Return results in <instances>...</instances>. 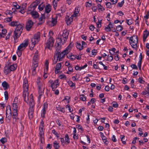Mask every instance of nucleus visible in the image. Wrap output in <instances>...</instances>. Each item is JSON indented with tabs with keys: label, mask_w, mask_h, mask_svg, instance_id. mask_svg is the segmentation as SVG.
<instances>
[{
	"label": "nucleus",
	"mask_w": 149,
	"mask_h": 149,
	"mask_svg": "<svg viewBox=\"0 0 149 149\" xmlns=\"http://www.w3.org/2000/svg\"><path fill=\"white\" fill-rule=\"evenodd\" d=\"M30 102H29V106L32 107L34 106V102L33 100V96L32 94H31L30 96Z\"/></svg>",
	"instance_id": "obj_23"
},
{
	"label": "nucleus",
	"mask_w": 149,
	"mask_h": 149,
	"mask_svg": "<svg viewBox=\"0 0 149 149\" xmlns=\"http://www.w3.org/2000/svg\"><path fill=\"white\" fill-rule=\"evenodd\" d=\"M69 34V31L68 30L65 29L63 31L61 36L59 34L58 35L56 42L58 46L63 45L66 42Z\"/></svg>",
	"instance_id": "obj_1"
},
{
	"label": "nucleus",
	"mask_w": 149,
	"mask_h": 149,
	"mask_svg": "<svg viewBox=\"0 0 149 149\" xmlns=\"http://www.w3.org/2000/svg\"><path fill=\"white\" fill-rule=\"evenodd\" d=\"M12 33V31H10L8 33V34L6 37V40H7L8 39H9L10 38V36L11 35Z\"/></svg>",
	"instance_id": "obj_43"
},
{
	"label": "nucleus",
	"mask_w": 149,
	"mask_h": 149,
	"mask_svg": "<svg viewBox=\"0 0 149 149\" xmlns=\"http://www.w3.org/2000/svg\"><path fill=\"white\" fill-rule=\"evenodd\" d=\"M67 56L68 58H70V59L72 61L75 59L76 58V57H75V55H69V56L68 57V56Z\"/></svg>",
	"instance_id": "obj_54"
},
{
	"label": "nucleus",
	"mask_w": 149,
	"mask_h": 149,
	"mask_svg": "<svg viewBox=\"0 0 149 149\" xmlns=\"http://www.w3.org/2000/svg\"><path fill=\"white\" fill-rule=\"evenodd\" d=\"M49 83L50 84L52 90L54 91H55L56 88L59 86L58 79H56L54 81L52 80H50L49 81Z\"/></svg>",
	"instance_id": "obj_8"
},
{
	"label": "nucleus",
	"mask_w": 149,
	"mask_h": 149,
	"mask_svg": "<svg viewBox=\"0 0 149 149\" xmlns=\"http://www.w3.org/2000/svg\"><path fill=\"white\" fill-rule=\"evenodd\" d=\"M38 52L36 51L35 52L33 60V63L34 62L38 63V61L39 59V56L38 54Z\"/></svg>",
	"instance_id": "obj_15"
},
{
	"label": "nucleus",
	"mask_w": 149,
	"mask_h": 149,
	"mask_svg": "<svg viewBox=\"0 0 149 149\" xmlns=\"http://www.w3.org/2000/svg\"><path fill=\"white\" fill-rule=\"evenodd\" d=\"M73 17H74L72 16V15H71L70 17L68 15L66 16L65 18V21L68 25H70L71 22H72Z\"/></svg>",
	"instance_id": "obj_11"
},
{
	"label": "nucleus",
	"mask_w": 149,
	"mask_h": 149,
	"mask_svg": "<svg viewBox=\"0 0 149 149\" xmlns=\"http://www.w3.org/2000/svg\"><path fill=\"white\" fill-rule=\"evenodd\" d=\"M145 91L146 93V95L149 98V87H147V90L145 89Z\"/></svg>",
	"instance_id": "obj_58"
},
{
	"label": "nucleus",
	"mask_w": 149,
	"mask_h": 149,
	"mask_svg": "<svg viewBox=\"0 0 149 149\" xmlns=\"http://www.w3.org/2000/svg\"><path fill=\"white\" fill-rule=\"evenodd\" d=\"M93 5L91 2L90 3L89 1L87 2L86 3V7H90L92 6Z\"/></svg>",
	"instance_id": "obj_49"
},
{
	"label": "nucleus",
	"mask_w": 149,
	"mask_h": 149,
	"mask_svg": "<svg viewBox=\"0 0 149 149\" xmlns=\"http://www.w3.org/2000/svg\"><path fill=\"white\" fill-rule=\"evenodd\" d=\"M54 43V40L53 37L50 36L47 40L45 44V48L51 49L53 46Z\"/></svg>",
	"instance_id": "obj_6"
},
{
	"label": "nucleus",
	"mask_w": 149,
	"mask_h": 149,
	"mask_svg": "<svg viewBox=\"0 0 149 149\" xmlns=\"http://www.w3.org/2000/svg\"><path fill=\"white\" fill-rule=\"evenodd\" d=\"M61 63H58L56 66V68L55 70V72L57 74L59 72V70L61 69Z\"/></svg>",
	"instance_id": "obj_18"
},
{
	"label": "nucleus",
	"mask_w": 149,
	"mask_h": 149,
	"mask_svg": "<svg viewBox=\"0 0 149 149\" xmlns=\"http://www.w3.org/2000/svg\"><path fill=\"white\" fill-rule=\"evenodd\" d=\"M59 57H57V56H54V59L53 60L52 64H55L57 62Z\"/></svg>",
	"instance_id": "obj_35"
},
{
	"label": "nucleus",
	"mask_w": 149,
	"mask_h": 149,
	"mask_svg": "<svg viewBox=\"0 0 149 149\" xmlns=\"http://www.w3.org/2000/svg\"><path fill=\"white\" fill-rule=\"evenodd\" d=\"M97 9L98 10H100L102 11H103L104 10V8L100 4H97Z\"/></svg>",
	"instance_id": "obj_37"
},
{
	"label": "nucleus",
	"mask_w": 149,
	"mask_h": 149,
	"mask_svg": "<svg viewBox=\"0 0 149 149\" xmlns=\"http://www.w3.org/2000/svg\"><path fill=\"white\" fill-rule=\"evenodd\" d=\"M4 72L6 74H8L10 72L9 67L8 66H5L4 68Z\"/></svg>",
	"instance_id": "obj_29"
},
{
	"label": "nucleus",
	"mask_w": 149,
	"mask_h": 149,
	"mask_svg": "<svg viewBox=\"0 0 149 149\" xmlns=\"http://www.w3.org/2000/svg\"><path fill=\"white\" fill-rule=\"evenodd\" d=\"M86 97L84 95H80L79 99L81 100L84 101L86 100Z\"/></svg>",
	"instance_id": "obj_40"
},
{
	"label": "nucleus",
	"mask_w": 149,
	"mask_h": 149,
	"mask_svg": "<svg viewBox=\"0 0 149 149\" xmlns=\"http://www.w3.org/2000/svg\"><path fill=\"white\" fill-rule=\"evenodd\" d=\"M79 10L80 9L79 8H76L74 13L72 15V16H74V17H76L77 16V14L79 13Z\"/></svg>",
	"instance_id": "obj_26"
},
{
	"label": "nucleus",
	"mask_w": 149,
	"mask_h": 149,
	"mask_svg": "<svg viewBox=\"0 0 149 149\" xmlns=\"http://www.w3.org/2000/svg\"><path fill=\"white\" fill-rule=\"evenodd\" d=\"M148 34L149 33L147 30H145L144 31L143 36V42L145 41Z\"/></svg>",
	"instance_id": "obj_21"
},
{
	"label": "nucleus",
	"mask_w": 149,
	"mask_h": 149,
	"mask_svg": "<svg viewBox=\"0 0 149 149\" xmlns=\"http://www.w3.org/2000/svg\"><path fill=\"white\" fill-rule=\"evenodd\" d=\"M65 137V143H67V144L69 143H70V139L68 134H66Z\"/></svg>",
	"instance_id": "obj_28"
},
{
	"label": "nucleus",
	"mask_w": 149,
	"mask_h": 149,
	"mask_svg": "<svg viewBox=\"0 0 149 149\" xmlns=\"http://www.w3.org/2000/svg\"><path fill=\"white\" fill-rule=\"evenodd\" d=\"M51 10V7L49 4L47 5L45 8V13H49Z\"/></svg>",
	"instance_id": "obj_24"
},
{
	"label": "nucleus",
	"mask_w": 149,
	"mask_h": 149,
	"mask_svg": "<svg viewBox=\"0 0 149 149\" xmlns=\"http://www.w3.org/2000/svg\"><path fill=\"white\" fill-rule=\"evenodd\" d=\"M18 24V22L13 21L10 23V25L11 26H17Z\"/></svg>",
	"instance_id": "obj_38"
},
{
	"label": "nucleus",
	"mask_w": 149,
	"mask_h": 149,
	"mask_svg": "<svg viewBox=\"0 0 149 149\" xmlns=\"http://www.w3.org/2000/svg\"><path fill=\"white\" fill-rule=\"evenodd\" d=\"M102 138L104 143L107 145L108 144V142L107 140V138L106 137L104 136V135H102Z\"/></svg>",
	"instance_id": "obj_32"
},
{
	"label": "nucleus",
	"mask_w": 149,
	"mask_h": 149,
	"mask_svg": "<svg viewBox=\"0 0 149 149\" xmlns=\"http://www.w3.org/2000/svg\"><path fill=\"white\" fill-rule=\"evenodd\" d=\"M45 15L43 14L41 16L39 19V25H41L45 22Z\"/></svg>",
	"instance_id": "obj_16"
},
{
	"label": "nucleus",
	"mask_w": 149,
	"mask_h": 149,
	"mask_svg": "<svg viewBox=\"0 0 149 149\" xmlns=\"http://www.w3.org/2000/svg\"><path fill=\"white\" fill-rule=\"evenodd\" d=\"M97 51L95 49H93L92 50L91 52L92 54V55H95L97 54Z\"/></svg>",
	"instance_id": "obj_62"
},
{
	"label": "nucleus",
	"mask_w": 149,
	"mask_h": 149,
	"mask_svg": "<svg viewBox=\"0 0 149 149\" xmlns=\"http://www.w3.org/2000/svg\"><path fill=\"white\" fill-rule=\"evenodd\" d=\"M44 123H42V127H41V129L40 130V132H39V135H44V132L43 131V127H44L43 125Z\"/></svg>",
	"instance_id": "obj_46"
},
{
	"label": "nucleus",
	"mask_w": 149,
	"mask_h": 149,
	"mask_svg": "<svg viewBox=\"0 0 149 149\" xmlns=\"http://www.w3.org/2000/svg\"><path fill=\"white\" fill-rule=\"evenodd\" d=\"M72 46V43H70L66 49L59 54V61L62 60V59L65 57V55L67 54L68 52H70Z\"/></svg>",
	"instance_id": "obj_4"
},
{
	"label": "nucleus",
	"mask_w": 149,
	"mask_h": 149,
	"mask_svg": "<svg viewBox=\"0 0 149 149\" xmlns=\"http://www.w3.org/2000/svg\"><path fill=\"white\" fill-rule=\"evenodd\" d=\"M33 22L31 20H29L26 23V29L27 31H29L32 28L33 24Z\"/></svg>",
	"instance_id": "obj_10"
},
{
	"label": "nucleus",
	"mask_w": 149,
	"mask_h": 149,
	"mask_svg": "<svg viewBox=\"0 0 149 149\" xmlns=\"http://www.w3.org/2000/svg\"><path fill=\"white\" fill-rule=\"evenodd\" d=\"M12 17H7L6 18L4 19V21L6 22H9L12 20Z\"/></svg>",
	"instance_id": "obj_44"
},
{
	"label": "nucleus",
	"mask_w": 149,
	"mask_h": 149,
	"mask_svg": "<svg viewBox=\"0 0 149 149\" xmlns=\"http://www.w3.org/2000/svg\"><path fill=\"white\" fill-rule=\"evenodd\" d=\"M44 88H38V92L39 94V96L42 95L44 91Z\"/></svg>",
	"instance_id": "obj_34"
},
{
	"label": "nucleus",
	"mask_w": 149,
	"mask_h": 149,
	"mask_svg": "<svg viewBox=\"0 0 149 149\" xmlns=\"http://www.w3.org/2000/svg\"><path fill=\"white\" fill-rule=\"evenodd\" d=\"M120 136V138L123 143L125 144L126 143V142L124 140L125 139L124 135H121Z\"/></svg>",
	"instance_id": "obj_50"
},
{
	"label": "nucleus",
	"mask_w": 149,
	"mask_h": 149,
	"mask_svg": "<svg viewBox=\"0 0 149 149\" xmlns=\"http://www.w3.org/2000/svg\"><path fill=\"white\" fill-rule=\"evenodd\" d=\"M124 3V0H123L121 1V2H119L117 4V6L120 7H122L123 4Z\"/></svg>",
	"instance_id": "obj_57"
},
{
	"label": "nucleus",
	"mask_w": 149,
	"mask_h": 149,
	"mask_svg": "<svg viewBox=\"0 0 149 149\" xmlns=\"http://www.w3.org/2000/svg\"><path fill=\"white\" fill-rule=\"evenodd\" d=\"M18 104H13V110H17Z\"/></svg>",
	"instance_id": "obj_47"
},
{
	"label": "nucleus",
	"mask_w": 149,
	"mask_h": 149,
	"mask_svg": "<svg viewBox=\"0 0 149 149\" xmlns=\"http://www.w3.org/2000/svg\"><path fill=\"white\" fill-rule=\"evenodd\" d=\"M23 91H28L29 86L28 84L27 79L26 78H25L23 80Z\"/></svg>",
	"instance_id": "obj_9"
},
{
	"label": "nucleus",
	"mask_w": 149,
	"mask_h": 149,
	"mask_svg": "<svg viewBox=\"0 0 149 149\" xmlns=\"http://www.w3.org/2000/svg\"><path fill=\"white\" fill-rule=\"evenodd\" d=\"M40 32H38L35 34L33 37L31 39V43L32 44V48L34 47L36 44L38 43L40 39Z\"/></svg>",
	"instance_id": "obj_5"
},
{
	"label": "nucleus",
	"mask_w": 149,
	"mask_h": 149,
	"mask_svg": "<svg viewBox=\"0 0 149 149\" xmlns=\"http://www.w3.org/2000/svg\"><path fill=\"white\" fill-rule=\"evenodd\" d=\"M97 8L96 6H95L94 4L93 5L92 8L93 11L94 12H95L97 10Z\"/></svg>",
	"instance_id": "obj_64"
},
{
	"label": "nucleus",
	"mask_w": 149,
	"mask_h": 149,
	"mask_svg": "<svg viewBox=\"0 0 149 149\" xmlns=\"http://www.w3.org/2000/svg\"><path fill=\"white\" fill-rule=\"evenodd\" d=\"M17 66L16 64H13L9 67L10 70L11 71L15 70L17 68Z\"/></svg>",
	"instance_id": "obj_27"
},
{
	"label": "nucleus",
	"mask_w": 149,
	"mask_h": 149,
	"mask_svg": "<svg viewBox=\"0 0 149 149\" xmlns=\"http://www.w3.org/2000/svg\"><path fill=\"white\" fill-rule=\"evenodd\" d=\"M56 109L57 110L62 113H64L65 112V108L64 107L61 108L59 105H58L56 107Z\"/></svg>",
	"instance_id": "obj_25"
},
{
	"label": "nucleus",
	"mask_w": 149,
	"mask_h": 149,
	"mask_svg": "<svg viewBox=\"0 0 149 149\" xmlns=\"http://www.w3.org/2000/svg\"><path fill=\"white\" fill-rule=\"evenodd\" d=\"M23 96L24 101L28 104L29 102L28 91H23Z\"/></svg>",
	"instance_id": "obj_12"
},
{
	"label": "nucleus",
	"mask_w": 149,
	"mask_h": 149,
	"mask_svg": "<svg viewBox=\"0 0 149 149\" xmlns=\"http://www.w3.org/2000/svg\"><path fill=\"white\" fill-rule=\"evenodd\" d=\"M33 112H28V115L29 116V117L30 119H31L33 117Z\"/></svg>",
	"instance_id": "obj_59"
},
{
	"label": "nucleus",
	"mask_w": 149,
	"mask_h": 149,
	"mask_svg": "<svg viewBox=\"0 0 149 149\" xmlns=\"http://www.w3.org/2000/svg\"><path fill=\"white\" fill-rule=\"evenodd\" d=\"M38 66V63H36L35 62L33 63L32 74L33 76H34L36 74V68Z\"/></svg>",
	"instance_id": "obj_14"
},
{
	"label": "nucleus",
	"mask_w": 149,
	"mask_h": 149,
	"mask_svg": "<svg viewBox=\"0 0 149 149\" xmlns=\"http://www.w3.org/2000/svg\"><path fill=\"white\" fill-rule=\"evenodd\" d=\"M51 22L52 25L53 26H54L57 23V19L55 18H52V21H51Z\"/></svg>",
	"instance_id": "obj_31"
},
{
	"label": "nucleus",
	"mask_w": 149,
	"mask_h": 149,
	"mask_svg": "<svg viewBox=\"0 0 149 149\" xmlns=\"http://www.w3.org/2000/svg\"><path fill=\"white\" fill-rule=\"evenodd\" d=\"M10 114L9 116H6V118H7L8 120H10L11 117V111L10 108Z\"/></svg>",
	"instance_id": "obj_51"
},
{
	"label": "nucleus",
	"mask_w": 149,
	"mask_h": 149,
	"mask_svg": "<svg viewBox=\"0 0 149 149\" xmlns=\"http://www.w3.org/2000/svg\"><path fill=\"white\" fill-rule=\"evenodd\" d=\"M30 13L32 17L34 18H36L38 17L39 15L38 13L36 11L33 10L31 11Z\"/></svg>",
	"instance_id": "obj_20"
},
{
	"label": "nucleus",
	"mask_w": 149,
	"mask_h": 149,
	"mask_svg": "<svg viewBox=\"0 0 149 149\" xmlns=\"http://www.w3.org/2000/svg\"><path fill=\"white\" fill-rule=\"evenodd\" d=\"M0 141L2 144H4L6 141V139L5 138H3L0 140Z\"/></svg>",
	"instance_id": "obj_61"
},
{
	"label": "nucleus",
	"mask_w": 149,
	"mask_h": 149,
	"mask_svg": "<svg viewBox=\"0 0 149 149\" xmlns=\"http://www.w3.org/2000/svg\"><path fill=\"white\" fill-rule=\"evenodd\" d=\"M4 95L5 97V100H8V93L7 91H5L4 92Z\"/></svg>",
	"instance_id": "obj_55"
},
{
	"label": "nucleus",
	"mask_w": 149,
	"mask_h": 149,
	"mask_svg": "<svg viewBox=\"0 0 149 149\" xmlns=\"http://www.w3.org/2000/svg\"><path fill=\"white\" fill-rule=\"evenodd\" d=\"M127 39H129V41L132 47L134 49L136 48L138 43L137 37L133 35L130 38L127 37Z\"/></svg>",
	"instance_id": "obj_3"
},
{
	"label": "nucleus",
	"mask_w": 149,
	"mask_h": 149,
	"mask_svg": "<svg viewBox=\"0 0 149 149\" xmlns=\"http://www.w3.org/2000/svg\"><path fill=\"white\" fill-rule=\"evenodd\" d=\"M13 104H18V98L15 97V98L13 103Z\"/></svg>",
	"instance_id": "obj_60"
},
{
	"label": "nucleus",
	"mask_w": 149,
	"mask_h": 149,
	"mask_svg": "<svg viewBox=\"0 0 149 149\" xmlns=\"http://www.w3.org/2000/svg\"><path fill=\"white\" fill-rule=\"evenodd\" d=\"M61 45H59L58 46V45L57 46V47L56 49L55 54H54V56H57V57H59V54L61 53L60 52H61V51L60 50L59 48Z\"/></svg>",
	"instance_id": "obj_22"
},
{
	"label": "nucleus",
	"mask_w": 149,
	"mask_h": 149,
	"mask_svg": "<svg viewBox=\"0 0 149 149\" xmlns=\"http://www.w3.org/2000/svg\"><path fill=\"white\" fill-rule=\"evenodd\" d=\"M52 132L53 134L55 135L57 138L59 137V134L55 130H53L52 131Z\"/></svg>",
	"instance_id": "obj_53"
},
{
	"label": "nucleus",
	"mask_w": 149,
	"mask_h": 149,
	"mask_svg": "<svg viewBox=\"0 0 149 149\" xmlns=\"http://www.w3.org/2000/svg\"><path fill=\"white\" fill-rule=\"evenodd\" d=\"M45 7V5L40 4L38 6V9L40 11H42L43 9V8Z\"/></svg>",
	"instance_id": "obj_52"
},
{
	"label": "nucleus",
	"mask_w": 149,
	"mask_h": 149,
	"mask_svg": "<svg viewBox=\"0 0 149 149\" xmlns=\"http://www.w3.org/2000/svg\"><path fill=\"white\" fill-rule=\"evenodd\" d=\"M68 84L69 86L71 88H75V83H73L71 81L69 80L68 82Z\"/></svg>",
	"instance_id": "obj_30"
},
{
	"label": "nucleus",
	"mask_w": 149,
	"mask_h": 149,
	"mask_svg": "<svg viewBox=\"0 0 149 149\" xmlns=\"http://www.w3.org/2000/svg\"><path fill=\"white\" fill-rule=\"evenodd\" d=\"M28 40H25L18 47L17 53L18 56H21L22 51L28 46Z\"/></svg>",
	"instance_id": "obj_2"
},
{
	"label": "nucleus",
	"mask_w": 149,
	"mask_h": 149,
	"mask_svg": "<svg viewBox=\"0 0 149 149\" xmlns=\"http://www.w3.org/2000/svg\"><path fill=\"white\" fill-rule=\"evenodd\" d=\"M53 146L56 149H58L59 148L58 143H57L56 141H55L53 143Z\"/></svg>",
	"instance_id": "obj_36"
},
{
	"label": "nucleus",
	"mask_w": 149,
	"mask_h": 149,
	"mask_svg": "<svg viewBox=\"0 0 149 149\" xmlns=\"http://www.w3.org/2000/svg\"><path fill=\"white\" fill-rule=\"evenodd\" d=\"M17 116V110H13V116Z\"/></svg>",
	"instance_id": "obj_63"
},
{
	"label": "nucleus",
	"mask_w": 149,
	"mask_h": 149,
	"mask_svg": "<svg viewBox=\"0 0 149 149\" xmlns=\"http://www.w3.org/2000/svg\"><path fill=\"white\" fill-rule=\"evenodd\" d=\"M2 86L5 90L7 89L9 87V85L6 81H4L2 82Z\"/></svg>",
	"instance_id": "obj_19"
},
{
	"label": "nucleus",
	"mask_w": 149,
	"mask_h": 149,
	"mask_svg": "<svg viewBox=\"0 0 149 149\" xmlns=\"http://www.w3.org/2000/svg\"><path fill=\"white\" fill-rule=\"evenodd\" d=\"M40 78L39 77L37 79V83L38 85V88H44L43 86V83H42L40 81Z\"/></svg>",
	"instance_id": "obj_17"
},
{
	"label": "nucleus",
	"mask_w": 149,
	"mask_h": 149,
	"mask_svg": "<svg viewBox=\"0 0 149 149\" xmlns=\"http://www.w3.org/2000/svg\"><path fill=\"white\" fill-rule=\"evenodd\" d=\"M16 26V29L14 31V34L18 35H17L18 37L19 36H20L23 30V27L22 24H18Z\"/></svg>",
	"instance_id": "obj_7"
},
{
	"label": "nucleus",
	"mask_w": 149,
	"mask_h": 149,
	"mask_svg": "<svg viewBox=\"0 0 149 149\" xmlns=\"http://www.w3.org/2000/svg\"><path fill=\"white\" fill-rule=\"evenodd\" d=\"M127 24L128 25H130L132 23V19H126Z\"/></svg>",
	"instance_id": "obj_56"
},
{
	"label": "nucleus",
	"mask_w": 149,
	"mask_h": 149,
	"mask_svg": "<svg viewBox=\"0 0 149 149\" xmlns=\"http://www.w3.org/2000/svg\"><path fill=\"white\" fill-rule=\"evenodd\" d=\"M18 35L17 34H14V35L13 36V38H14V43H15L17 42V39L19 38V37L20 36H19L18 37H17V35Z\"/></svg>",
	"instance_id": "obj_41"
},
{
	"label": "nucleus",
	"mask_w": 149,
	"mask_h": 149,
	"mask_svg": "<svg viewBox=\"0 0 149 149\" xmlns=\"http://www.w3.org/2000/svg\"><path fill=\"white\" fill-rule=\"evenodd\" d=\"M76 47L77 48L79 49L80 51L82 50L83 49V47L82 46V45H81V44L80 43H77Z\"/></svg>",
	"instance_id": "obj_33"
},
{
	"label": "nucleus",
	"mask_w": 149,
	"mask_h": 149,
	"mask_svg": "<svg viewBox=\"0 0 149 149\" xmlns=\"http://www.w3.org/2000/svg\"><path fill=\"white\" fill-rule=\"evenodd\" d=\"M30 6L31 7H32L33 8V10H34L37 5L36 4H35L34 3H33L30 5Z\"/></svg>",
	"instance_id": "obj_42"
},
{
	"label": "nucleus",
	"mask_w": 149,
	"mask_h": 149,
	"mask_svg": "<svg viewBox=\"0 0 149 149\" xmlns=\"http://www.w3.org/2000/svg\"><path fill=\"white\" fill-rule=\"evenodd\" d=\"M106 5L107 8H110L111 7V3L110 2H106L105 3Z\"/></svg>",
	"instance_id": "obj_48"
},
{
	"label": "nucleus",
	"mask_w": 149,
	"mask_h": 149,
	"mask_svg": "<svg viewBox=\"0 0 149 149\" xmlns=\"http://www.w3.org/2000/svg\"><path fill=\"white\" fill-rule=\"evenodd\" d=\"M47 104L45 103L43 104V109H42V112L41 114V116L42 117H44L45 114L46 113V110L47 108Z\"/></svg>",
	"instance_id": "obj_13"
},
{
	"label": "nucleus",
	"mask_w": 149,
	"mask_h": 149,
	"mask_svg": "<svg viewBox=\"0 0 149 149\" xmlns=\"http://www.w3.org/2000/svg\"><path fill=\"white\" fill-rule=\"evenodd\" d=\"M116 29L118 31H121L123 29V28L122 26L119 25L116 26Z\"/></svg>",
	"instance_id": "obj_45"
},
{
	"label": "nucleus",
	"mask_w": 149,
	"mask_h": 149,
	"mask_svg": "<svg viewBox=\"0 0 149 149\" xmlns=\"http://www.w3.org/2000/svg\"><path fill=\"white\" fill-rule=\"evenodd\" d=\"M13 5L14 7L17 9H19L20 8V6H19L16 2H14Z\"/></svg>",
	"instance_id": "obj_39"
}]
</instances>
